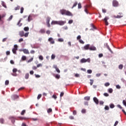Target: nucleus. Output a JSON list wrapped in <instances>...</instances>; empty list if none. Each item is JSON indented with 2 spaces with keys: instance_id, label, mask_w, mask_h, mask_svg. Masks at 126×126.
I'll use <instances>...</instances> for the list:
<instances>
[{
  "instance_id": "f257e3e1",
  "label": "nucleus",
  "mask_w": 126,
  "mask_h": 126,
  "mask_svg": "<svg viewBox=\"0 0 126 126\" xmlns=\"http://www.w3.org/2000/svg\"><path fill=\"white\" fill-rule=\"evenodd\" d=\"M60 12L62 15H67V16H72V13L69 11H67L64 9H62L60 10Z\"/></svg>"
},
{
  "instance_id": "f03ea898",
  "label": "nucleus",
  "mask_w": 126,
  "mask_h": 126,
  "mask_svg": "<svg viewBox=\"0 0 126 126\" xmlns=\"http://www.w3.org/2000/svg\"><path fill=\"white\" fill-rule=\"evenodd\" d=\"M19 35L20 36V37H28V35H29V32H27L26 33H24V31H20L19 32Z\"/></svg>"
},
{
  "instance_id": "7ed1b4c3",
  "label": "nucleus",
  "mask_w": 126,
  "mask_h": 126,
  "mask_svg": "<svg viewBox=\"0 0 126 126\" xmlns=\"http://www.w3.org/2000/svg\"><path fill=\"white\" fill-rule=\"evenodd\" d=\"M91 60L90 59L88 58V59H85V58H83L80 60L81 63H90Z\"/></svg>"
},
{
  "instance_id": "20e7f679",
  "label": "nucleus",
  "mask_w": 126,
  "mask_h": 126,
  "mask_svg": "<svg viewBox=\"0 0 126 126\" xmlns=\"http://www.w3.org/2000/svg\"><path fill=\"white\" fill-rule=\"evenodd\" d=\"M13 54L16 55V51H17V45H14V48L12 50Z\"/></svg>"
},
{
  "instance_id": "39448f33",
  "label": "nucleus",
  "mask_w": 126,
  "mask_h": 126,
  "mask_svg": "<svg viewBox=\"0 0 126 126\" xmlns=\"http://www.w3.org/2000/svg\"><path fill=\"white\" fill-rule=\"evenodd\" d=\"M113 6H119V2L117 0H113L112 2Z\"/></svg>"
},
{
  "instance_id": "423d86ee",
  "label": "nucleus",
  "mask_w": 126,
  "mask_h": 126,
  "mask_svg": "<svg viewBox=\"0 0 126 126\" xmlns=\"http://www.w3.org/2000/svg\"><path fill=\"white\" fill-rule=\"evenodd\" d=\"M108 19H109V17H105L103 19V21H104L105 23V25H106V26H108V25H109V23L108 22Z\"/></svg>"
},
{
  "instance_id": "0eeeda50",
  "label": "nucleus",
  "mask_w": 126,
  "mask_h": 126,
  "mask_svg": "<svg viewBox=\"0 0 126 126\" xmlns=\"http://www.w3.org/2000/svg\"><path fill=\"white\" fill-rule=\"evenodd\" d=\"M53 68H55L56 69V71H57L58 73H61V70H60V69H59L57 65H55V64L53 65Z\"/></svg>"
},
{
  "instance_id": "6e6552de",
  "label": "nucleus",
  "mask_w": 126,
  "mask_h": 126,
  "mask_svg": "<svg viewBox=\"0 0 126 126\" xmlns=\"http://www.w3.org/2000/svg\"><path fill=\"white\" fill-rule=\"evenodd\" d=\"M119 14H120V15H118L117 16H114V18H122V17L124 16L122 13H119Z\"/></svg>"
},
{
  "instance_id": "1a4fd4ad",
  "label": "nucleus",
  "mask_w": 126,
  "mask_h": 126,
  "mask_svg": "<svg viewBox=\"0 0 126 126\" xmlns=\"http://www.w3.org/2000/svg\"><path fill=\"white\" fill-rule=\"evenodd\" d=\"M66 23V22L65 21H58V25H61V26L64 25V24H65Z\"/></svg>"
},
{
  "instance_id": "9d476101",
  "label": "nucleus",
  "mask_w": 126,
  "mask_h": 126,
  "mask_svg": "<svg viewBox=\"0 0 126 126\" xmlns=\"http://www.w3.org/2000/svg\"><path fill=\"white\" fill-rule=\"evenodd\" d=\"M49 42L51 43V44H55V40L52 37H50L48 39Z\"/></svg>"
},
{
  "instance_id": "9b49d317",
  "label": "nucleus",
  "mask_w": 126,
  "mask_h": 126,
  "mask_svg": "<svg viewBox=\"0 0 126 126\" xmlns=\"http://www.w3.org/2000/svg\"><path fill=\"white\" fill-rule=\"evenodd\" d=\"M89 50H90V51H96L97 49L95 47V46H92L90 47Z\"/></svg>"
},
{
  "instance_id": "f8f14e48",
  "label": "nucleus",
  "mask_w": 126,
  "mask_h": 126,
  "mask_svg": "<svg viewBox=\"0 0 126 126\" xmlns=\"http://www.w3.org/2000/svg\"><path fill=\"white\" fill-rule=\"evenodd\" d=\"M94 103L96 104V105H98V104H99V100H98V98H97V97H94Z\"/></svg>"
},
{
  "instance_id": "ddd939ff",
  "label": "nucleus",
  "mask_w": 126,
  "mask_h": 126,
  "mask_svg": "<svg viewBox=\"0 0 126 126\" xmlns=\"http://www.w3.org/2000/svg\"><path fill=\"white\" fill-rule=\"evenodd\" d=\"M46 32V31L45 30V29H41L39 31V33H40V34H45Z\"/></svg>"
},
{
  "instance_id": "4468645a",
  "label": "nucleus",
  "mask_w": 126,
  "mask_h": 126,
  "mask_svg": "<svg viewBox=\"0 0 126 126\" xmlns=\"http://www.w3.org/2000/svg\"><path fill=\"white\" fill-rule=\"evenodd\" d=\"M23 52L24 54H26V55H29V51H28V50L27 49H23Z\"/></svg>"
},
{
  "instance_id": "2eb2a0df",
  "label": "nucleus",
  "mask_w": 126,
  "mask_h": 126,
  "mask_svg": "<svg viewBox=\"0 0 126 126\" xmlns=\"http://www.w3.org/2000/svg\"><path fill=\"white\" fill-rule=\"evenodd\" d=\"M58 22L57 21H52L51 22V25H56V24L58 25Z\"/></svg>"
},
{
  "instance_id": "dca6fc26",
  "label": "nucleus",
  "mask_w": 126,
  "mask_h": 126,
  "mask_svg": "<svg viewBox=\"0 0 126 126\" xmlns=\"http://www.w3.org/2000/svg\"><path fill=\"white\" fill-rule=\"evenodd\" d=\"M90 47V45L89 44H87L86 45H85L84 47V49L85 50H89V48Z\"/></svg>"
},
{
  "instance_id": "f3484780",
  "label": "nucleus",
  "mask_w": 126,
  "mask_h": 126,
  "mask_svg": "<svg viewBox=\"0 0 126 126\" xmlns=\"http://www.w3.org/2000/svg\"><path fill=\"white\" fill-rule=\"evenodd\" d=\"M22 20V19H20V20L19 21L18 23H17V25L19 27L22 26V23H21V21Z\"/></svg>"
},
{
  "instance_id": "a211bd4d",
  "label": "nucleus",
  "mask_w": 126,
  "mask_h": 126,
  "mask_svg": "<svg viewBox=\"0 0 126 126\" xmlns=\"http://www.w3.org/2000/svg\"><path fill=\"white\" fill-rule=\"evenodd\" d=\"M31 20H32V16L29 15L28 18V21L29 22H30V21H31Z\"/></svg>"
},
{
  "instance_id": "6ab92c4d",
  "label": "nucleus",
  "mask_w": 126,
  "mask_h": 126,
  "mask_svg": "<svg viewBox=\"0 0 126 126\" xmlns=\"http://www.w3.org/2000/svg\"><path fill=\"white\" fill-rule=\"evenodd\" d=\"M87 7H88L87 5L85 6V11L87 14H88L89 12L88 10H87Z\"/></svg>"
},
{
  "instance_id": "aec40b11",
  "label": "nucleus",
  "mask_w": 126,
  "mask_h": 126,
  "mask_svg": "<svg viewBox=\"0 0 126 126\" xmlns=\"http://www.w3.org/2000/svg\"><path fill=\"white\" fill-rule=\"evenodd\" d=\"M50 20H51V18L47 17L46 18V23H50Z\"/></svg>"
},
{
  "instance_id": "412c9836",
  "label": "nucleus",
  "mask_w": 126,
  "mask_h": 126,
  "mask_svg": "<svg viewBox=\"0 0 126 126\" xmlns=\"http://www.w3.org/2000/svg\"><path fill=\"white\" fill-rule=\"evenodd\" d=\"M25 79H28L29 78V73H26L25 76Z\"/></svg>"
},
{
  "instance_id": "4be33fe9",
  "label": "nucleus",
  "mask_w": 126,
  "mask_h": 126,
  "mask_svg": "<svg viewBox=\"0 0 126 126\" xmlns=\"http://www.w3.org/2000/svg\"><path fill=\"white\" fill-rule=\"evenodd\" d=\"M106 47L109 50V51H110V52H111V53H113V51H112V49H111V48H110L109 45H108V44H106Z\"/></svg>"
},
{
  "instance_id": "5701e85b",
  "label": "nucleus",
  "mask_w": 126,
  "mask_h": 126,
  "mask_svg": "<svg viewBox=\"0 0 126 126\" xmlns=\"http://www.w3.org/2000/svg\"><path fill=\"white\" fill-rule=\"evenodd\" d=\"M84 100H86V101H89V100H90V96H86L84 97Z\"/></svg>"
},
{
  "instance_id": "b1692460",
  "label": "nucleus",
  "mask_w": 126,
  "mask_h": 126,
  "mask_svg": "<svg viewBox=\"0 0 126 126\" xmlns=\"http://www.w3.org/2000/svg\"><path fill=\"white\" fill-rule=\"evenodd\" d=\"M55 78L57 79H60V78H61V75H60L59 74H56L55 75Z\"/></svg>"
},
{
  "instance_id": "393cba45",
  "label": "nucleus",
  "mask_w": 126,
  "mask_h": 126,
  "mask_svg": "<svg viewBox=\"0 0 126 126\" xmlns=\"http://www.w3.org/2000/svg\"><path fill=\"white\" fill-rule=\"evenodd\" d=\"M1 4L3 7H5V8H6V5L4 3V1H1Z\"/></svg>"
},
{
  "instance_id": "a878e982",
  "label": "nucleus",
  "mask_w": 126,
  "mask_h": 126,
  "mask_svg": "<svg viewBox=\"0 0 126 126\" xmlns=\"http://www.w3.org/2000/svg\"><path fill=\"white\" fill-rule=\"evenodd\" d=\"M52 112H53V110L52 109V108H49L47 110V113H48V114H50V113H52Z\"/></svg>"
},
{
  "instance_id": "bb28decb",
  "label": "nucleus",
  "mask_w": 126,
  "mask_h": 126,
  "mask_svg": "<svg viewBox=\"0 0 126 126\" xmlns=\"http://www.w3.org/2000/svg\"><path fill=\"white\" fill-rule=\"evenodd\" d=\"M24 31H29V27H26L24 28Z\"/></svg>"
},
{
  "instance_id": "cd10ccee",
  "label": "nucleus",
  "mask_w": 126,
  "mask_h": 126,
  "mask_svg": "<svg viewBox=\"0 0 126 126\" xmlns=\"http://www.w3.org/2000/svg\"><path fill=\"white\" fill-rule=\"evenodd\" d=\"M119 69H123V68H124V65H123L122 64L119 65Z\"/></svg>"
},
{
  "instance_id": "c85d7f7f",
  "label": "nucleus",
  "mask_w": 126,
  "mask_h": 126,
  "mask_svg": "<svg viewBox=\"0 0 126 126\" xmlns=\"http://www.w3.org/2000/svg\"><path fill=\"white\" fill-rule=\"evenodd\" d=\"M15 10H19L20 9V6H17V7H15Z\"/></svg>"
},
{
  "instance_id": "c756f323",
  "label": "nucleus",
  "mask_w": 126,
  "mask_h": 126,
  "mask_svg": "<svg viewBox=\"0 0 126 126\" xmlns=\"http://www.w3.org/2000/svg\"><path fill=\"white\" fill-rule=\"evenodd\" d=\"M109 93H113V89L110 88L108 90Z\"/></svg>"
},
{
  "instance_id": "7c9ffc66",
  "label": "nucleus",
  "mask_w": 126,
  "mask_h": 126,
  "mask_svg": "<svg viewBox=\"0 0 126 126\" xmlns=\"http://www.w3.org/2000/svg\"><path fill=\"white\" fill-rule=\"evenodd\" d=\"M110 108H111V109H113V108H115V105H114V104H110Z\"/></svg>"
},
{
  "instance_id": "2f4dec72",
  "label": "nucleus",
  "mask_w": 126,
  "mask_h": 126,
  "mask_svg": "<svg viewBox=\"0 0 126 126\" xmlns=\"http://www.w3.org/2000/svg\"><path fill=\"white\" fill-rule=\"evenodd\" d=\"M26 112V111L25 110H23L21 112V115L22 116H23V115H24V114H25Z\"/></svg>"
},
{
  "instance_id": "473e14b6",
  "label": "nucleus",
  "mask_w": 126,
  "mask_h": 126,
  "mask_svg": "<svg viewBox=\"0 0 126 126\" xmlns=\"http://www.w3.org/2000/svg\"><path fill=\"white\" fill-rule=\"evenodd\" d=\"M78 3L77 2H75L74 3L73 6L72 7V8H73L74 7H75V6H76V5H77Z\"/></svg>"
},
{
  "instance_id": "72a5a7b5",
  "label": "nucleus",
  "mask_w": 126,
  "mask_h": 126,
  "mask_svg": "<svg viewBox=\"0 0 126 126\" xmlns=\"http://www.w3.org/2000/svg\"><path fill=\"white\" fill-rule=\"evenodd\" d=\"M39 59L40 60V61H43L44 60V57L42 55H40L39 57Z\"/></svg>"
},
{
  "instance_id": "f704fd0d",
  "label": "nucleus",
  "mask_w": 126,
  "mask_h": 126,
  "mask_svg": "<svg viewBox=\"0 0 126 126\" xmlns=\"http://www.w3.org/2000/svg\"><path fill=\"white\" fill-rule=\"evenodd\" d=\"M0 124H3L4 123V120L2 118L0 119Z\"/></svg>"
},
{
  "instance_id": "c9c22d12",
  "label": "nucleus",
  "mask_w": 126,
  "mask_h": 126,
  "mask_svg": "<svg viewBox=\"0 0 126 126\" xmlns=\"http://www.w3.org/2000/svg\"><path fill=\"white\" fill-rule=\"evenodd\" d=\"M55 58H56V55H54V54H52V56H51V59L52 60H55Z\"/></svg>"
},
{
  "instance_id": "e433bc0d",
  "label": "nucleus",
  "mask_w": 126,
  "mask_h": 126,
  "mask_svg": "<svg viewBox=\"0 0 126 126\" xmlns=\"http://www.w3.org/2000/svg\"><path fill=\"white\" fill-rule=\"evenodd\" d=\"M22 61H26V56H22Z\"/></svg>"
},
{
  "instance_id": "4c0bfd02",
  "label": "nucleus",
  "mask_w": 126,
  "mask_h": 126,
  "mask_svg": "<svg viewBox=\"0 0 126 126\" xmlns=\"http://www.w3.org/2000/svg\"><path fill=\"white\" fill-rule=\"evenodd\" d=\"M23 11H24V8L22 7L20 10V13H23Z\"/></svg>"
},
{
  "instance_id": "58836bf2",
  "label": "nucleus",
  "mask_w": 126,
  "mask_h": 126,
  "mask_svg": "<svg viewBox=\"0 0 126 126\" xmlns=\"http://www.w3.org/2000/svg\"><path fill=\"white\" fill-rule=\"evenodd\" d=\"M13 17V16L11 15L10 17H9V18L7 19L8 21H10V20L12 19Z\"/></svg>"
},
{
  "instance_id": "ea45409f",
  "label": "nucleus",
  "mask_w": 126,
  "mask_h": 126,
  "mask_svg": "<svg viewBox=\"0 0 126 126\" xmlns=\"http://www.w3.org/2000/svg\"><path fill=\"white\" fill-rule=\"evenodd\" d=\"M90 85H93L94 83V80L92 79H90Z\"/></svg>"
},
{
  "instance_id": "a19ab883",
  "label": "nucleus",
  "mask_w": 126,
  "mask_h": 126,
  "mask_svg": "<svg viewBox=\"0 0 126 126\" xmlns=\"http://www.w3.org/2000/svg\"><path fill=\"white\" fill-rule=\"evenodd\" d=\"M9 84V81L8 80H6L5 82V85H8Z\"/></svg>"
},
{
  "instance_id": "79ce46f5",
  "label": "nucleus",
  "mask_w": 126,
  "mask_h": 126,
  "mask_svg": "<svg viewBox=\"0 0 126 126\" xmlns=\"http://www.w3.org/2000/svg\"><path fill=\"white\" fill-rule=\"evenodd\" d=\"M12 71L13 73H16V72H17V69H16L15 68H13Z\"/></svg>"
},
{
  "instance_id": "37998d69",
  "label": "nucleus",
  "mask_w": 126,
  "mask_h": 126,
  "mask_svg": "<svg viewBox=\"0 0 126 126\" xmlns=\"http://www.w3.org/2000/svg\"><path fill=\"white\" fill-rule=\"evenodd\" d=\"M52 98H53L54 99H55V100H56V99H57V95H56V94H53V95H52Z\"/></svg>"
},
{
  "instance_id": "c03bdc74",
  "label": "nucleus",
  "mask_w": 126,
  "mask_h": 126,
  "mask_svg": "<svg viewBox=\"0 0 126 126\" xmlns=\"http://www.w3.org/2000/svg\"><path fill=\"white\" fill-rule=\"evenodd\" d=\"M104 96H105V97H109V94L107 93H105L103 94Z\"/></svg>"
},
{
  "instance_id": "a18cd8bd",
  "label": "nucleus",
  "mask_w": 126,
  "mask_h": 126,
  "mask_svg": "<svg viewBox=\"0 0 126 126\" xmlns=\"http://www.w3.org/2000/svg\"><path fill=\"white\" fill-rule=\"evenodd\" d=\"M46 34H48V35H50L51 34V31L50 30H47L46 31Z\"/></svg>"
},
{
  "instance_id": "49530a36",
  "label": "nucleus",
  "mask_w": 126,
  "mask_h": 126,
  "mask_svg": "<svg viewBox=\"0 0 126 126\" xmlns=\"http://www.w3.org/2000/svg\"><path fill=\"white\" fill-rule=\"evenodd\" d=\"M88 73L91 74L92 73V70L89 69L87 70Z\"/></svg>"
},
{
  "instance_id": "de8ad7c7",
  "label": "nucleus",
  "mask_w": 126,
  "mask_h": 126,
  "mask_svg": "<svg viewBox=\"0 0 126 126\" xmlns=\"http://www.w3.org/2000/svg\"><path fill=\"white\" fill-rule=\"evenodd\" d=\"M41 97H42V94H38L37 96V99L39 100V99H40Z\"/></svg>"
},
{
  "instance_id": "09e8293b",
  "label": "nucleus",
  "mask_w": 126,
  "mask_h": 126,
  "mask_svg": "<svg viewBox=\"0 0 126 126\" xmlns=\"http://www.w3.org/2000/svg\"><path fill=\"white\" fill-rule=\"evenodd\" d=\"M79 42L81 44H84V41H83V40H82V39L79 40Z\"/></svg>"
},
{
  "instance_id": "8fccbe9b",
  "label": "nucleus",
  "mask_w": 126,
  "mask_h": 126,
  "mask_svg": "<svg viewBox=\"0 0 126 126\" xmlns=\"http://www.w3.org/2000/svg\"><path fill=\"white\" fill-rule=\"evenodd\" d=\"M63 95H64V93L63 92H61L60 94V97H63Z\"/></svg>"
},
{
  "instance_id": "3c124183",
  "label": "nucleus",
  "mask_w": 126,
  "mask_h": 126,
  "mask_svg": "<svg viewBox=\"0 0 126 126\" xmlns=\"http://www.w3.org/2000/svg\"><path fill=\"white\" fill-rule=\"evenodd\" d=\"M110 86V83H106L105 84V86H106V87H108V86Z\"/></svg>"
},
{
  "instance_id": "603ef678",
  "label": "nucleus",
  "mask_w": 126,
  "mask_h": 126,
  "mask_svg": "<svg viewBox=\"0 0 126 126\" xmlns=\"http://www.w3.org/2000/svg\"><path fill=\"white\" fill-rule=\"evenodd\" d=\"M81 112H82V114H85V113H86V110L82 109Z\"/></svg>"
},
{
  "instance_id": "864d4df0",
  "label": "nucleus",
  "mask_w": 126,
  "mask_h": 126,
  "mask_svg": "<svg viewBox=\"0 0 126 126\" xmlns=\"http://www.w3.org/2000/svg\"><path fill=\"white\" fill-rule=\"evenodd\" d=\"M11 75L13 76H16L17 75V74L16 73H11Z\"/></svg>"
},
{
  "instance_id": "5fc2aeb1",
  "label": "nucleus",
  "mask_w": 126,
  "mask_h": 126,
  "mask_svg": "<svg viewBox=\"0 0 126 126\" xmlns=\"http://www.w3.org/2000/svg\"><path fill=\"white\" fill-rule=\"evenodd\" d=\"M58 41L59 42H63V38H59V39H58Z\"/></svg>"
},
{
  "instance_id": "6e6d98bb",
  "label": "nucleus",
  "mask_w": 126,
  "mask_h": 126,
  "mask_svg": "<svg viewBox=\"0 0 126 126\" xmlns=\"http://www.w3.org/2000/svg\"><path fill=\"white\" fill-rule=\"evenodd\" d=\"M42 66V63H39L37 65V67H40Z\"/></svg>"
},
{
  "instance_id": "4d7b16f0",
  "label": "nucleus",
  "mask_w": 126,
  "mask_h": 126,
  "mask_svg": "<svg viewBox=\"0 0 126 126\" xmlns=\"http://www.w3.org/2000/svg\"><path fill=\"white\" fill-rule=\"evenodd\" d=\"M31 62H33V58L28 61V63H31Z\"/></svg>"
},
{
  "instance_id": "13d9d810",
  "label": "nucleus",
  "mask_w": 126,
  "mask_h": 126,
  "mask_svg": "<svg viewBox=\"0 0 126 126\" xmlns=\"http://www.w3.org/2000/svg\"><path fill=\"white\" fill-rule=\"evenodd\" d=\"M21 42H23V38H21L19 39V43H21Z\"/></svg>"
},
{
  "instance_id": "bf43d9fd",
  "label": "nucleus",
  "mask_w": 126,
  "mask_h": 126,
  "mask_svg": "<svg viewBox=\"0 0 126 126\" xmlns=\"http://www.w3.org/2000/svg\"><path fill=\"white\" fill-rule=\"evenodd\" d=\"M78 8H81V7H82V6H81V3H78Z\"/></svg>"
},
{
  "instance_id": "052dcab7",
  "label": "nucleus",
  "mask_w": 126,
  "mask_h": 126,
  "mask_svg": "<svg viewBox=\"0 0 126 126\" xmlns=\"http://www.w3.org/2000/svg\"><path fill=\"white\" fill-rule=\"evenodd\" d=\"M73 20H70L68 21L69 24H71V23H73Z\"/></svg>"
},
{
  "instance_id": "680f3d73",
  "label": "nucleus",
  "mask_w": 126,
  "mask_h": 126,
  "mask_svg": "<svg viewBox=\"0 0 126 126\" xmlns=\"http://www.w3.org/2000/svg\"><path fill=\"white\" fill-rule=\"evenodd\" d=\"M123 104L124 105V106H125V107H126V100H124L123 101Z\"/></svg>"
},
{
  "instance_id": "e2e57ef3",
  "label": "nucleus",
  "mask_w": 126,
  "mask_h": 126,
  "mask_svg": "<svg viewBox=\"0 0 126 126\" xmlns=\"http://www.w3.org/2000/svg\"><path fill=\"white\" fill-rule=\"evenodd\" d=\"M37 66H32V69H33L34 70H36V69H37Z\"/></svg>"
},
{
  "instance_id": "0e129e2a",
  "label": "nucleus",
  "mask_w": 126,
  "mask_h": 126,
  "mask_svg": "<svg viewBox=\"0 0 126 126\" xmlns=\"http://www.w3.org/2000/svg\"><path fill=\"white\" fill-rule=\"evenodd\" d=\"M80 39H81V36L80 35H78L77 37V40H80Z\"/></svg>"
},
{
  "instance_id": "69168bd1",
  "label": "nucleus",
  "mask_w": 126,
  "mask_h": 126,
  "mask_svg": "<svg viewBox=\"0 0 126 126\" xmlns=\"http://www.w3.org/2000/svg\"><path fill=\"white\" fill-rule=\"evenodd\" d=\"M118 124H119V121H116L114 126H117L118 125Z\"/></svg>"
},
{
  "instance_id": "338daca9",
  "label": "nucleus",
  "mask_w": 126,
  "mask_h": 126,
  "mask_svg": "<svg viewBox=\"0 0 126 126\" xmlns=\"http://www.w3.org/2000/svg\"><path fill=\"white\" fill-rule=\"evenodd\" d=\"M109 109H110V108H109V106H105V110H109Z\"/></svg>"
},
{
  "instance_id": "774afa93",
  "label": "nucleus",
  "mask_w": 126,
  "mask_h": 126,
  "mask_svg": "<svg viewBox=\"0 0 126 126\" xmlns=\"http://www.w3.org/2000/svg\"><path fill=\"white\" fill-rule=\"evenodd\" d=\"M98 57H99V58H102V57H103V54H99V55H98Z\"/></svg>"
}]
</instances>
